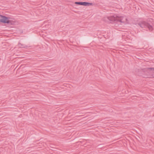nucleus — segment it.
I'll use <instances>...</instances> for the list:
<instances>
[{
  "label": "nucleus",
  "instance_id": "nucleus-2",
  "mask_svg": "<svg viewBox=\"0 0 154 154\" xmlns=\"http://www.w3.org/2000/svg\"><path fill=\"white\" fill-rule=\"evenodd\" d=\"M1 16V18L2 19L0 20V22L10 25H14V22L13 21L9 20L10 17L3 15Z\"/></svg>",
  "mask_w": 154,
  "mask_h": 154
},
{
  "label": "nucleus",
  "instance_id": "nucleus-5",
  "mask_svg": "<svg viewBox=\"0 0 154 154\" xmlns=\"http://www.w3.org/2000/svg\"><path fill=\"white\" fill-rule=\"evenodd\" d=\"M75 3L77 5H83L85 6H89L93 5V4L87 2H75Z\"/></svg>",
  "mask_w": 154,
  "mask_h": 154
},
{
  "label": "nucleus",
  "instance_id": "nucleus-8",
  "mask_svg": "<svg viewBox=\"0 0 154 154\" xmlns=\"http://www.w3.org/2000/svg\"><path fill=\"white\" fill-rule=\"evenodd\" d=\"M125 17H120V20H122V22H121V23H124L125 22Z\"/></svg>",
  "mask_w": 154,
  "mask_h": 154
},
{
  "label": "nucleus",
  "instance_id": "nucleus-4",
  "mask_svg": "<svg viewBox=\"0 0 154 154\" xmlns=\"http://www.w3.org/2000/svg\"><path fill=\"white\" fill-rule=\"evenodd\" d=\"M107 19L110 21L116 22H122V20H120V17H109L107 18Z\"/></svg>",
  "mask_w": 154,
  "mask_h": 154
},
{
  "label": "nucleus",
  "instance_id": "nucleus-10",
  "mask_svg": "<svg viewBox=\"0 0 154 154\" xmlns=\"http://www.w3.org/2000/svg\"><path fill=\"white\" fill-rule=\"evenodd\" d=\"M1 16H2V15H0V20L1 19H2V18H1Z\"/></svg>",
  "mask_w": 154,
  "mask_h": 154
},
{
  "label": "nucleus",
  "instance_id": "nucleus-9",
  "mask_svg": "<svg viewBox=\"0 0 154 154\" xmlns=\"http://www.w3.org/2000/svg\"><path fill=\"white\" fill-rule=\"evenodd\" d=\"M124 19H125V20L126 21V22L127 23H128V20L127 18H126V17H125Z\"/></svg>",
  "mask_w": 154,
  "mask_h": 154
},
{
  "label": "nucleus",
  "instance_id": "nucleus-6",
  "mask_svg": "<svg viewBox=\"0 0 154 154\" xmlns=\"http://www.w3.org/2000/svg\"><path fill=\"white\" fill-rule=\"evenodd\" d=\"M18 45L20 48H26L28 47V46L24 44H22L20 43H19Z\"/></svg>",
  "mask_w": 154,
  "mask_h": 154
},
{
  "label": "nucleus",
  "instance_id": "nucleus-7",
  "mask_svg": "<svg viewBox=\"0 0 154 154\" xmlns=\"http://www.w3.org/2000/svg\"><path fill=\"white\" fill-rule=\"evenodd\" d=\"M147 68H143L142 69L143 72L145 73V75H146L147 74V72L148 71V69H147Z\"/></svg>",
  "mask_w": 154,
  "mask_h": 154
},
{
  "label": "nucleus",
  "instance_id": "nucleus-1",
  "mask_svg": "<svg viewBox=\"0 0 154 154\" xmlns=\"http://www.w3.org/2000/svg\"><path fill=\"white\" fill-rule=\"evenodd\" d=\"M138 25L140 27L143 28H147L150 31L153 30L152 26L148 22L145 21H140L138 23Z\"/></svg>",
  "mask_w": 154,
  "mask_h": 154
},
{
  "label": "nucleus",
  "instance_id": "nucleus-3",
  "mask_svg": "<svg viewBox=\"0 0 154 154\" xmlns=\"http://www.w3.org/2000/svg\"><path fill=\"white\" fill-rule=\"evenodd\" d=\"M148 71L146 75L143 76L144 78H154V68L148 67Z\"/></svg>",
  "mask_w": 154,
  "mask_h": 154
}]
</instances>
